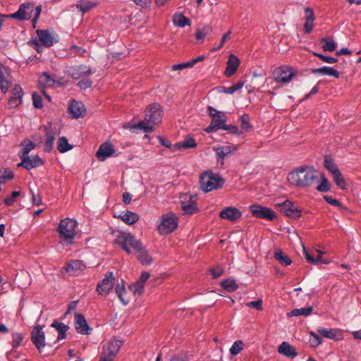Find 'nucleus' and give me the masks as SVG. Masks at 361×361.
<instances>
[{
	"instance_id": "obj_63",
	"label": "nucleus",
	"mask_w": 361,
	"mask_h": 361,
	"mask_svg": "<svg viewBox=\"0 0 361 361\" xmlns=\"http://www.w3.org/2000/svg\"><path fill=\"white\" fill-rule=\"evenodd\" d=\"M324 199L326 202H328L329 204H330L333 206H336V207H341L342 206L341 202L337 199H335V198L332 197L331 196H324Z\"/></svg>"
},
{
	"instance_id": "obj_14",
	"label": "nucleus",
	"mask_w": 361,
	"mask_h": 361,
	"mask_svg": "<svg viewBox=\"0 0 361 361\" xmlns=\"http://www.w3.org/2000/svg\"><path fill=\"white\" fill-rule=\"evenodd\" d=\"M43 326L37 324L31 332V341L39 353L45 346V334L43 331Z\"/></svg>"
},
{
	"instance_id": "obj_33",
	"label": "nucleus",
	"mask_w": 361,
	"mask_h": 361,
	"mask_svg": "<svg viewBox=\"0 0 361 361\" xmlns=\"http://www.w3.org/2000/svg\"><path fill=\"white\" fill-rule=\"evenodd\" d=\"M21 150L19 152V157L20 159L29 156V153L35 147V144L30 141L29 139L24 140L21 144Z\"/></svg>"
},
{
	"instance_id": "obj_49",
	"label": "nucleus",
	"mask_w": 361,
	"mask_h": 361,
	"mask_svg": "<svg viewBox=\"0 0 361 361\" xmlns=\"http://www.w3.org/2000/svg\"><path fill=\"white\" fill-rule=\"evenodd\" d=\"M243 346L244 343L242 341H235L229 350L230 354L231 355H237L243 349Z\"/></svg>"
},
{
	"instance_id": "obj_21",
	"label": "nucleus",
	"mask_w": 361,
	"mask_h": 361,
	"mask_svg": "<svg viewBox=\"0 0 361 361\" xmlns=\"http://www.w3.org/2000/svg\"><path fill=\"white\" fill-rule=\"evenodd\" d=\"M24 92L21 86L16 84L11 90V96L8 99V105L11 108H16L19 106L23 102Z\"/></svg>"
},
{
	"instance_id": "obj_51",
	"label": "nucleus",
	"mask_w": 361,
	"mask_h": 361,
	"mask_svg": "<svg viewBox=\"0 0 361 361\" xmlns=\"http://www.w3.org/2000/svg\"><path fill=\"white\" fill-rule=\"evenodd\" d=\"M240 127L244 130H248L252 128L250 123V116L247 114H244L240 117Z\"/></svg>"
},
{
	"instance_id": "obj_41",
	"label": "nucleus",
	"mask_w": 361,
	"mask_h": 361,
	"mask_svg": "<svg viewBox=\"0 0 361 361\" xmlns=\"http://www.w3.org/2000/svg\"><path fill=\"white\" fill-rule=\"evenodd\" d=\"M324 165L332 175L340 171L330 156H325Z\"/></svg>"
},
{
	"instance_id": "obj_59",
	"label": "nucleus",
	"mask_w": 361,
	"mask_h": 361,
	"mask_svg": "<svg viewBox=\"0 0 361 361\" xmlns=\"http://www.w3.org/2000/svg\"><path fill=\"white\" fill-rule=\"evenodd\" d=\"M311 339L310 343L312 346L317 347L322 343V339L318 334L314 332L310 333Z\"/></svg>"
},
{
	"instance_id": "obj_56",
	"label": "nucleus",
	"mask_w": 361,
	"mask_h": 361,
	"mask_svg": "<svg viewBox=\"0 0 361 361\" xmlns=\"http://www.w3.org/2000/svg\"><path fill=\"white\" fill-rule=\"evenodd\" d=\"M129 289L135 294L141 295L144 291V286L136 281L129 286Z\"/></svg>"
},
{
	"instance_id": "obj_40",
	"label": "nucleus",
	"mask_w": 361,
	"mask_h": 361,
	"mask_svg": "<svg viewBox=\"0 0 361 361\" xmlns=\"http://www.w3.org/2000/svg\"><path fill=\"white\" fill-rule=\"evenodd\" d=\"M73 148V146L68 143V139L64 137H60L58 141L57 149L59 152L65 153Z\"/></svg>"
},
{
	"instance_id": "obj_34",
	"label": "nucleus",
	"mask_w": 361,
	"mask_h": 361,
	"mask_svg": "<svg viewBox=\"0 0 361 361\" xmlns=\"http://www.w3.org/2000/svg\"><path fill=\"white\" fill-rule=\"evenodd\" d=\"M317 332L325 338L338 340V338L336 337V334L340 333V330L319 327L317 329Z\"/></svg>"
},
{
	"instance_id": "obj_10",
	"label": "nucleus",
	"mask_w": 361,
	"mask_h": 361,
	"mask_svg": "<svg viewBox=\"0 0 361 361\" xmlns=\"http://www.w3.org/2000/svg\"><path fill=\"white\" fill-rule=\"evenodd\" d=\"M276 207L279 209L281 213L286 216L292 218L298 219L300 216L302 210L298 206H295L293 202L286 200L281 203H278Z\"/></svg>"
},
{
	"instance_id": "obj_16",
	"label": "nucleus",
	"mask_w": 361,
	"mask_h": 361,
	"mask_svg": "<svg viewBox=\"0 0 361 361\" xmlns=\"http://www.w3.org/2000/svg\"><path fill=\"white\" fill-rule=\"evenodd\" d=\"M114 279L115 278L114 277L113 273L111 271L108 272L102 281L97 284V292L98 294L106 295L114 286Z\"/></svg>"
},
{
	"instance_id": "obj_64",
	"label": "nucleus",
	"mask_w": 361,
	"mask_h": 361,
	"mask_svg": "<svg viewBox=\"0 0 361 361\" xmlns=\"http://www.w3.org/2000/svg\"><path fill=\"white\" fill-rule=\"evenodd\" d=\"M170 361H188V355L187 353H182L173 356Z\"/></svg>"
},
{
	"instance_id": "obj_55",
	"label": "nucleus",
	"mask_w": 361,
	"mask_h": 361,
	"mask_svg": "<svg viewBox=\"0 0 361 361\" xmlns=\"http://www.w3.org/2000/svg\"><path fill=\"white\" fill-rule=\"evenodd\" d=\"M23 341V336L20 333L12 334V347L16 348L18 347Z\"/></svg>"
},
{
	"instance_id": "obj_22",
	"label": "nucleus",
	"mask_w": 361,
	"mask_h": 361,
	"mask_svg": "<svg viewBox=\"0 0 361 361\" xmlns=\"http://www.w3.org/2000/svg\"><path fill=\"white\" fill-rule=\"evenodd\" d=\"M304 19L305 23L304 24V32L306 34L312 32L314 26L315 16L312 8L307 7L304 10Z\"/></svg>"
},
{
	"instance_id": "obj_20",
	"label": "nucleus",
	"mask_w": 361,
	"mask_h": 361,
	"mask_svg": "<svg viewBox=\"0 0 361 361\" xmlns=\"http://www.w3.org/2000/svg\"><path fill=\"white\" fill-rule=\"evenodd\" d=\"M219 216L223 219L235 222L242 217V212L238 208L230 206L223 209L219 213Z\"/></svg>"
},
{
	"instance_id": "obj_48",
	"label": "nucleus",
	"mask_w": 361,
	"mask_h": 361,
	"mask_svg": "<svg viewBox=\"0 0 361 361\" xmlns=\"http://www.w3.org/2000/svg\"><path fill=\"white\" fill-rule=\"evenodd\" d=\"M332 176H333L334 182L338 187H339L340 188H341L343 190L346 188V183H345V180L343 179L340 171L335 173Z\"/></svg>"
},
{
	"instance_id": "obj_42",
	"label": "nucleus",
	"mask_w": 361,
	"mask_h": 361,
	"mask_svg": "<svg viewBox=\"0 0 361 361\" xmlns=\"http://www.w3.org/2000/svg\"><path fill=\"white\" fill-rule=\"evenodd\" d=\"M221 286L228 292H233L238 288V285L234 279H228L221 281Z\"/></svg>"
},
{
	"instance_id": "obj_18",
	"label": "nucleus",
	"mask_w": 361,
	"mask_h": 361,
	"mask_svg": "<svg viewBox=\"0 0 361 361\" xmlns=\"http://www.w3.org/2000/svg\"><path fill=\"white\" fill-rule=\"evenodd\" d=\"M44 161L38 155L23 157L21 161L17 164L18 167H23L27 170L41 166Z\"/></svg>"
},
{
	"instance_id": "obj_43",
	"label": "nucleus",
	"mask_w": 361,
	"mask_h": 361,
	"mask_svg": "<svg viewBox=\"0 0 361 361\" xmlns=\"http://www.w3.org/2000/svg\"><path fill=\"white\" fill-rule=\"evenodd\" d=\"M321 42L324 43L322 48L325 51H333L337 47L336 42L328 37L322 38Z\"/></svg>"
},
{
	"instance_id": "obj_9",
	"label": "nucleus",
	"mask_w": 361,
	"mask_h": 361,
	"mask_svg": "<svg viewBox=\"0 0 361 361\" xmlns=\"http://www.w3.org/2000/svg\"><path fill=\"white\" fill-rule=\"evenodd\" d=\"M34 5L31 2L23 3L18 11L11 14H7V18H14L20 21L28 20L32 16Z\"/></svg>"
},
{
	"instance_id": "obj_7",
	"label": "nucleus",
	"mask_w": 361,
	"mask_h": 361,
	"mask_svg": "<svg viewBox=\"0 0 361 361\" xmlns=\"http://www.w3.org/2000/svg\"><path fill=\"white\" fill-rule=\"evenodd\" d=\"M178 224V219L173 212H169L161 216L160 224L157 226V231L161 235H167L172 233Z\"/></svg>"
},
{
	"instance_id": "obj_39",
	"label": "nucleus",
	"mask_w": 361,
	"mask_h": 361,
	"mask_svg": "<svg viewBox=\"0 0 361 361\" xmlns=\"http://www.w3.org/2000/svg\"><path fill=\"white\" fill-rule=\"evenodd\" d=\"M39 85L42 86L52 87L55 83V80L47 72H43L38 80Z\"/></svg>"
},
{
	"instance_id": "obj_25",
	"label": "nucleus",
	"mask_w": 361,
	"mask_h": 361,
	"mask_svg": "<svg viewBox=\"0 0 361 361\" xmlns=\"http://www.w3.org/2000/svg\"><path fill=\"white\" fill-rule=\"evenodd\" d=\"M85 269V265L80 260H73L63 267V269L71 275H78Z\"/></svg>"
},
{
	"instance_id": "obj_44",
	"label": "nucleus",
	"mask_w": 361,
	"mask_h": 361,
	"mask_svg": "<svg viewBox=\"0 0 361 361\" xmlns=\"http://www.w3.org/2000/svg\"><path fill=\"white\" fill-rule=\"evenodd\" d=\"M275 259L280 262L283 266L287 267L291 264V259L281 251L276 252L274 254Z\"/></svg>"
},
{
	"instance_id": "obj_62",
	"label": "nucleus",
	"mask_w": 361,
	"mask_h": 361,
	"mask_svg": "<svg viewBox=\"0 0 361 361\" xmlns=\"http://www.w3.org/2000/svg\"><path fill=\"white\" fill-rule=\"evenodd\" d=\"M246 305L248 307H253L257 310H262V300L261 299L251 301L246 303Z\"/></svg>"
},
{
	"instance_id": "obj_50",
	"label": "nucleus",
	"mask_w": 361,
	"mask_h": 361,
	"mask_svg": "<svg viewBox=\"0 0 361 361\" xmlns=\"http://www.w3.org/2000/svg\"><path fill=\"white\" fill-rule=\"evenodd\" d=\"M115 292L117 294L118 298L124 305H127L128 303V300H126L123 296L126 293L125 286L123 283H118L116 286Z\"/></svg>"
},
{
	"instance_id": "obj_57",
	"label": "nucleus",
	"mask_w": 361,
	"mask_h": 361,
	"mask_svg": "<svg viewBox=\"0 0 361 361\" xmlns=\"http://www.w3.org/2000/svg\"><path fill=\"white\" fill-rule=\"evenodd\" d=\"M20 195V192L13 191L11 195L8 197H6L4 200V203L7 206H11L15 202L16 198Z\"/></svg>"
},
{
	"instance_id": "obj_3",
	"label": "nucleus",
	"mask_w": 361,
	"mask_h": 361,
	"mask_svg": "<svg viewBox=\"0 0 361 361\" xmlns=\"http://www.w3.org/2000/svg\"><path fill=\"white\" fill-rule=\"evenodd\" d=\"M162 118V111L159 104H151L145 111V120L140 121L133 128H138L145 133H151L154 126L159 123Z\"/></svg>"
},
{
	"instance_id": "obj_38",
	"label": "nucleus",
	"mask_w": 361,
	"mask_h": 361,
	"mask_svg": "<svg viewBox=\"0 0 361 361\" xmlns=\"http://www.w3.org/2000/svg\"><path fill=\"white\" fill-rule=\"evenodd\" d=\"M173 22L175 25L180 27H184L186 25H190V20L189 18L185 17L181 13H176L173 16Z\"/></svg>"
},
{
	"instance_id": "obj_4",
	"label": "nucleus",
	"mask_w": 361,
	"mask_h": 361,
	"mask_svg": "<svg viewBox=\"0 0 361 361\" xmlns=\"http://www.w3.org/2000/svg\"><path fill=\"white\" fill-rule=\"evenodd\" d=\"M224 179L219 173L206 171L200 177V188L205 192L220 189L224 185Z\"/></svg>"
},
{
	"instance_id": "obj_58",
	"label": "nucleus",
	"mask_w": 361,
	"mask_h": 361,
	"mask_svg": "<svg viewBox=\"0 0 361 361\" xmlns=\"http://www.w3.org/2000/svg\"><path fill=\"white\" fill-rule=\"evenodd\" d=\"M314 56H317L318 58H319L323 62L327 63H334L337 62V59L331 56H327L325 55H323L322 54H319L317 52L314 53Z\"/></svg>"
},
{
	"instance_id": "obj_24",
	"label": "nucleus",
	"mask_w": 361,
	"mask_h": 361,
	"mask_svg": "<svg viewBox=\"0 0 361 361\" xmlns=\"http://www.w3.org/2000/svg\"><path fill=\"white\" fill-rule=\"evenodd\" d=\"M239 65V59L234 54H230L224 71L225 76L227 78L232 76L236 72Z\"/></svg>"
},
{
	"instance_id": "obj_17",
	"label": "nucleus",
	"mask_w": 361,
	"mask_h": 361,
	"mask_svg": "<svg viewBox=\"0 0 361 361\" xmlns=\"http://www.w3.org/2000/svg\"><path fill=\"white\" fill-rule=\"evenodd\" d=\"M116 155L114 146L110 142L102 143L96 152V157L100 161H104L107 158L116 157Z\"/></svg>"
},
{
	"instance_id": "obj_28",
	"label": "nucleus",
	"mask_w": 361,
	"mask_h": 361,
	"mask_svg": "<svg viewBox=\"0 0 361 361\" xmlns=\"http://www.w3.org/2000/svg\"><path fill=\"white\" fill-rule=\"evenodd\" d=\"M39 41L46 47H51L54 43V38L51 33L47 30H37Z\"/></svg>"
},
{
	"instance_id": "obj_29",
	"label": "nucleus",
	"mask_w": 361,
	"mask_h": 361,
	"mask_svg": "<svg viewBox=\"0 0 361 361\" xmlns=\"http://www.w3.org/2000/svg\"><path fill=\"white\" fill-rule=\"evenodd\" d=\"M278 352L287 357L294 358L298 356V353L295 348L286 341H283L279 346Z\"/></svg>"
},
{
	"instance_id": "obj_32",
	"label": "nucleus",
	"mask_w": 361,
	"mask_h": 361,
	"mask_svg": "<svg viewBox=\"0 0 361 361\" xmlns=\"http://www.w3.org/2000/svg\"><path fill=\"white\" fill-rule=\"evenodd\" d=\"M197 146L195 140L192 137H187L185 140L173 145V152L181 149L195 148Z\"/></svg>"
},
{
	"instance_id": "obj_6",
	"label": "nucleus",
	"mask_w": 361,
	"mask_h": 361,
	"mask_svg": "<svg viewBox=\"0 0 361 361\" xmlns=\"http://www.w3.org/2000/svg\"><path fill=\"white\" fill-rule=\"evenodd\" d=\"M207 113L212 118V121L210 125L205 128V132L211 133L216 131L217 130L222 129L226 121V116L225 113L216 110L212 106H209L207 107Z\"/></svg>"
},
{
	"instance_id": "obj_1",
	"label": "nucleus",
	"mask_w": 361,
	"mask_h": 361,
	"mask_svg": "<svg viewBox=\"0 0 361 361\" xmlns=\"http://www.w3.org/2000/svg\"><path fill=\"white\" fill-rule=\"evenodd\" d=\"M114 243L119 245L127 254L132 253V247L137 255L140 262L143 265H149L152 262V258L142 243L137 240L130 233L118 231L114 240Z\"/></svg>"
},
{
	"instance_id": "obj_15",
	"label": "nucleus",
	"mask_w": 361,
	"mask_h": 361,
	"mask_svg": "<svg viewBox=\"0 0 361 361\" xmlns=\"http://www.w3.org/2000/svg\"><path fill=\"white\" fill-rule=\"evenodd\" d=\"M181 198V208L183 214L191 215L198 212L196 196L184 195Z\"/></svg>"
},
{
	"instance_id": "obj_35",
	"label": "nucleus",
	"mask_w": 361,
	"mask_h": 361,
	"mask_svg": "<svg viewBox=\"0 0 361 361\" xmlns=\"http://www.w3.org/2000/svg\"><path fill=\"white\" fill-rule=\"evenodd\" d=\"M312 306L307 307L296 308L287 313L288 317L309 316L312 312Z\"/></svg>"
},
{
	"instance_id": "obj_30",
	"label": "nucleus",
	"mask_w": 361,
	"mask_h": 361,
	"mask_svg": "<svg viewBox=\"0 0 361 361\" xmlns=\"http://www.w3.org/2000/svg\"><path fill=\"white\" fill-rule=\"evenodd\" d=\"M311 73L314 74H321L324 75L333 76L336 78H339V72L337 70L329 66H323L322 68H314L311 71Z\"/></svg>"
},
{
	"instance_id": "obj_52",
	"label": "nucleus",
	"mask_w": 361,
	"mask_h": 361,
	"mask_svg": "<svg viewBox=\"0 0 361 361\" xmlns=\"http://www.w3.org/2000/svg\"><path fill=\"white\" fill-rule=\"evenodd\" d=\"M92 85V81L88 78V76L82 78L77 83V86L83 90L91 87Z\"/></svg>"
},
{
	"instance_id": "obj_19",
	"label": "nucleus",
	"mask_w": 361,
	"mask_h": 361,
	"mask_svg": "<svg viewBox=\"0 0 361 361\" xmlns=\"http://www.w3.org/2000/svg\"><path fill=\"white\" fill-rule=\"evenodd\" d=\"M69 75L74 80H80L82 78L89 76L94 73L95 71L86 65H80L77 67L71 68Z\"/></svg>"
},
{
	"instance_id": "obj_47",
	"label": "nucleus",
	"mask_w": 361,
	"mask_h": 361,
	"mask_svg": "<svg viewBox=\"0 0 361 361\" xmlns=\"http://www.w3.org/2000/svg\"><path fill=\"white\" fill-rule=\"evenodd\" d=\"M13 173L7 169H0V184H3L13 178Z\"/></svg>"
},
{
	"instance_id": "obj_2",
	"label": "nucleus",
	"mask_w": 361,
	"mask_h": 361,
	"mask_svg": "<svg viewBox=\"0 0 361 361\" xmlns=\"http://www.w3.org/2000/svg\"><path fill=\"white\" fill-rule=\"evenodd\" d=\"M288 180L293 185L305 188L317 181L318 176L314 166H301L288 173Z\"/></svg>"
},
{
	"instance_id": "obj_27",
	"label": "nucleus",
	"mask_w": 361,
	"mask_h": 361,
	"mask_svg": "<svg viewBox=\"0 0 361 361\" xmlns=\"http://www.w3.org/2000/svg\"><path fill=\"white\" fill-rule=\"evenodd\" d=\"M44 130L46 135V140L44 142V151L47 152H50L53 149L54 142L55 140V135L52 132L51 123H48L47 125L44 126Z\"/></svg>"
},
{
	"instance_id": "obj_53",
	"label": "nucleus",
	"mask_w": 361,
	"mask_h": 361,
	"mask_svg": "<svg viewBox=\"0 0 361 361\" xmlns=\"http://www.w3.org/2000/svg\"><path fill=\"white\" fill-rule=\"evenodd\" d=\"M243 85H244V82H239L231 87H225L224 89V92H225L226 94H233L236 91L240 90L243 87Z\"/></svg>"
},
{
	"instance_id": "obj_60",
	"label": "nucleus",
	"mask_w": 361,
	"mask_h": 361,
	"mask_svg": "<svg viewBox=\"0 0 361 361\" xmlns=\"http://www.w3.org/2000/svg\"><path fill=\"white\" fill-rule=\"evenodd\" d=\"M211 274L214 279H216L222 275L224 269L221 266H215L209 269Z\"/></svg>"
},
{
	"instance_id": "obj_54",
	"label": "nucleus",
	"mask_w": 361,
	"mask_h": 361,
	"mask_svg": "<svg viewBox=\"0 0 361 361\" xmlns=\"http://www.w3.org/2000/svg\"><path fill=\"white\" fill-rule=\"evenodd\" d=\"M33 106L36 109H41L43 107L42 98L40 94L37 92H33L32 94Z\"/></svg>"
},
{
	"instance_id": "obj_36",
	"label": "nucleus",
	"mask_w": 361,
	"mask_h": 361,
	"mask_svg": "<svg viewBox=\"0 0 361 361\" xmlns=\"http://www.w3.org/2000/svg\"><path fill=\"white\" fill-rule=\"evenodd\" d=\"M121 219L127 224L131 225L137 222L139 219V216L135 212L126 211L123 214L120 215Z\"/></svg>"
},
{
	"instance_id": "obj_46",
	"label": "nucleus",
	"mask_w": 361,
	"mask_h": 361,
	"mask_svg": "<svg viewBox=\"0 0 361 361\" xmlns=\"http://www.w3.org/2000/svg\"><path fill=\"white\" fill-rule=\"evenodd\" d=\"M331 188V185L324 174L321 175V183L317 187L319 192H326Z\"/></svg>"
},
{
	"instance_id": "obj_61",
	"label": "nucleus",
	"mask_w": 361,
	"mask_h": 361,
	"mask_svg": "<svg viewBox=\"0 0 361 361\" xmlns=\"http://www.w3.org/2000/svg\"><path fill=\"white\" fill-rule=\"evenodd\" d=\"M222 130H227L230 133L233 134V135L240 134V131L236 126L226 125L225 123L224 126V128H222Z\"/></svg>"
},
{
	"instance_id": "obj_26",
	"label": "nucleus",
	"mask_w": 361,
	"mask_h": 361,
	"mask_svg": "<svg viewBox=\"0 0 361 361\" xmlns=\"http://www.w3.org/2000/svg\"><path fill=\"white\" fill-rule=\"evenodd\" d=\"M75 327L76 331L81 334H89V326L86 322V319L82 314H75Z\"/></svg>"
},
{
	"instance_id": "obj_12",
	"label": "nucleus",
	"mask_w": 361,
	"mask_h": 361,
	"mask_svg": "<svg viewBox=\"0 0 361 361\" xmlns=\"http://www.w3.org/2000/svg\"><path fill=\"white\" fill-rule=\"evenodd\" d=\"M294 74L293 68L286 66L278 67L273 72L274 80L278 83L289 82Z\"/></svg>"
},
{
	"instance_id": "obj_37",
	"label": "nucleus",
	"mask_w": 361,
	"mask_h": 361,
	"mask_svg": "<svg viewBox=\"0 0 361 361\" xmlns=\"http://www.w3.org/2000/svg\"><path fill=\"white\" fill-rule=\"evenodd\" d=\"M96 5V3L88 0H79L76 4V8L82 13H85Z\"/></svg>"
},
{
	"instance_id": "obj_5",
	"label": "nucleus",
	"mask_w": 361,
	"mask_h": 361,
	"mask_svg": "<svg viewBox=\"0 0 361 361\" xmlns=\"http://www.w3.org/2000/svg\"><path fill=\"white\" fill-rule=\"evenodd\" d=\"M76 226L77 222L74 219L66 218L61 220L58 226L60 238L65 240L67 243L71 244L73 239L76 235Z\"/></svg>"
},
{
	"instance_id": "obj_31",
	"label": "nucleus",
	"mask_w": 361,
	"mask_h": 361,
	"mask_svg": "<svg viewBox=\"0 0 361 361\" xmlns=\"http://www.w3.org/2000/svg\"><path fill=\"white\" fill-rule=\"evenodd\" d=\"M51 326L53 328H55L59 333V336L57 337V341H59L62 339L66 338V331L68 329V326H67L66 324H65L63 322H60L55 320L51 323Z\"/></svg>"
},
{
	"instance_id": "obj_11",
	"label": "nucleus",
	"mask_w": 361,
	"mask_h": 361,
	"mask_svg": "<svg viewBox=\"0 0 361 361\" xmlns=\"http://www.w3.org/2000/svg\"><path fill=\"white\" fill-rule=\"evenodd\" d=\"M238 148L235 145H222L214 147L216 154L217 165L222 168L224 166V159L228 156L233 154Z\"/></svg>"
},
{
	"instance_id": "obj_8",
	"label": "nucleus",
	"mask_w": 361,
	"mask_h": 361,
	"mask_svg": "<svg viewBox=\"0 0 361 361\" xmlns=\"http://www.w3.org/2000/svg\"><path fill=\"white\" fill-rule=\"evenodd\" d=\"M122 345V341L111 339L103 346L99 361H113Z\"/></svg>"
},
{
	"instance_id": "obj_13",
	"label": "nucleus",
	"mask_w": 361,
	"mask_h": 361,
	"mask_svg": "<svg viewBox=\"0 0 361 361\" xmlns=\"http://www.w3.org/2000/svg\"><path fill=\"white\" fill-rule=\"evenodd\" d=\"M252 216L272 221L276 218L275 212L270 208L259 204H252L249 207Z\"/></svg>"
},
{
	"instance_id": "obj_45",
	"label": "nucleus",
	"mask_w": 361,
	"mask_h": 361,
	"mask_svg": "<svg viewBox=\"0 0 361 361\" xmlns=\"http://www.w3.org/2000/svg\"><path fill=\"white\" fill-rule=\"evenodd\" d=\"M11 85V81H9L5 77L2 70L0 71V90L3 94H6L10 86Z\"/></svg>"
},
{
	"instance_id": "obj_23",
	"label": "nucleus",
	"mask_w": 361,
	"mask_h": 361,
	"mask_svg": "<svg viewBox=\"0 0 361 361\" xmlns=\"http://www.w3.org/2000/svg\"><path fill=\"white\" fill-rule=\"evenodd\" d=\"M68 111L73 118H78L85 116L86 109L82 102L73 100L69 104Z\"/></svg>"
}]
</instances>
